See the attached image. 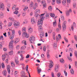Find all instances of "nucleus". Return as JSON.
<instances>
[{
    "instance_id": "1",
    "label": "nucleus",
    "mask_w": 77,
    "mask_h": 77,
    "mask_svg": "<svg viewBox=\"0 0 77 77\" xmlns=\"http://www.w3.org/2000/svg\"><path fill=\"white\" fill-rule=\"evenodd\" d=\"M42 21L41 20V22H40L38 23V30L40 34V41H42L44 42V41H42V39L44 37V31H42Z\"/></svg>"
},
{
    "instance_id": "2",
    "label": "nucleus",
    "mask_w": 77,
    "mask_h": 77,
    "mask_svg": "<svg viewBox=\"0 0 77 77\" xmlns=\"http://www.w3.org/2000/svg\"><path fill=\"white\" fill-rule=\"evenodd\" d=\"M40 13V10H37L35 11V17H40V18L41 19L40 20H38V23H39V22H41V21H42V20H44V17H43V16L45 15V13H44L43 14H42L40 15H39V14Z\"/></svg>"
},
{
    "instance_id": "3",
    "label": "nucleus",
    "mask_w": 77,
    "mask_h": 77,
    "mask_svg": "<svg viewBox=\"0 0 77 77\" xmlns=\"http://www.w3.org/2000/svg\"><path fill=\"white\" fill-rule=\"evenodd\" d=\"M66 21H64L63 25H62V31L63 32H65L66 29Z\"/></svg>"
},
{
    "instance_id": "4",
    "label": "nucleus",
    "mask_w": 77,
    "mask_h": 77,
    "mask_svg": "<svg viewBox=\"0 0 77 77\" xmlns=\"http://www.w3.org/2000/svg\"><path fill=\"white\" fill-rule=\"evenodd\" d=\"M0 9L1 11H3L5 9V5L2 2H0Z\"/></svg>"
},
{
    "instance_id": "5",
    "label": "nucleus",
    "mask_w": 77,
    "mask_h": 77,
    "mask_svg": "<svg viewBox=\"0 0 77 77\" xmlns=\"http://www.w3.org/2000/svg\"><path fill=\"white\" fill-rule=\"evenodd\" d=\"M35 41V38L32 36H31L29 38V41L31 44H33Z\"/></svg>"
},
{
    "instance_id": "6",
    "label": "nucleus",
    "mask_w": 77,
    "mask_h": 77,
    "mask_svg": "<svg viewBox=\"0 0 77 77\" xmlns=\"http://www.w3.org/2000/svg\"><path fill=\"white\" fill-rule=\"evenodd\" d=\"M23 36H24L26 38H27L29 37V35L26 32H23L22 34Z\"/></svg>"
},
{
    "instance_id": "7",
    "label": "nucleus",
    "mask_w": 77,
    "mask_h": 77,
    "mask_svg": "<svg viewBox=\"0 0 77 77\" xmlns=\"http://www.w3.org/2000/svg\"><path fill=\"white\" fill-rule=\"evenodd\" d=\"M13 43H14V41L11 40L10 42L9 43V48H13Z\"/></svg>"
},
{
    "instance_id": "8",
    "label": "nucleus",
    "mask_w": 77,
    "mask_h": 77,
    "mask_svg": "<svg viewBox=\"0 0 77 77\" xmlns=\"http://www.w3.org/2000/svg\"><path fill=\"white\" fill-rule=\"evenodd\" d=\"M14 26L15 28H17L20 26V23L18 22H14Z\"/></svg>"
},
{
    "instance_id": "9",
    "label": "nucleus",
    "mask_w": 77,
    "mask_h": 77,
    "mask_svg": "<svg viewBox=\"0 0 77 77\" xmlns=\"http://www.w3.org/2000/svg\"><path fill=\"white\" fill-rule=\"evenodd\" d=\"M21 76V77H24L26 75L25 72L23 71H22L20 72Z\"/></svg>"
},
{
    "instance_id": "10",
    "label": "nucleus",
    "mask_w": 77,
    "mask_h": 77,
    "mask_svg": "<svg viewBox=\"0 0 77 77\" xmlns=\"http://www.w3.org/2000/svg\"><path fill=\"white\" fill-rule=\"evenodd\" d=\"M76 26V24L75 22H73V25L71 26V29H72V31H74V26L75 27Z\"/></svg>"
},
{
    "instance_id": "11",
    "label": "nucleus",
    "mask_w": 77,
    "mask_h": 77,
    "mask_svg": "<svg viewBox=\"0 0 77 77\" xmlns=\"http://www.w3.org/2000/svg\"><path fill=\"white\" fill-rule=\"evenodd\" d=\"M59 67V66L58 64H57L55 66V71L56 72H58V70H57Z\"/></svg>"
},
{
    "instance_id": "12",
    "label": "nucleus",
    "mask_w": 77,
    "mask_h": 77,
    "mask_svg": "<svg viewBox=\"0 0 77 77\" xmlns=\"http://www.w3.org/2000/svg\"><path fill=\"white\" fill-rule=\"evenodd\" d=\"M10 68H11V66L9 65L7 66V69L8 73L10 74L11 72V70H10Z\"/></svg>"
},
{
    "instance_id": "13",
    "label": "nucleus",
    "mask_w": 77,
    "mask_h": 77,
    "mask_svg": "<svg viewBox=\"0 0 77 77\" xmlns=\"http://www.w3.org/2000/svg\"><path fill=\"white\" fill-rule=\"evenodd\" d=\"M70 72L72 75H74V69H71L70 70Z\"/></svg>"
},
{
    "instance_id": "14",
    "label": "nucleus",
    "mask_w": 77,
    "mask_h": 77,
    "mask_svg": "<svg viewBox=\"0 0 77 77\" xmlns=\"http://www.w3.org/2000/svg\"><path fill=\"white\" fill-rule=\"evenodd\" d=\"M63 5V6H65L66 5V0H63L62 2Z\"/></svg>"
},
{
    "instance_id": "15",
    "label": "nucleus",
    "mask_w": 77,
    "mask_h": 77,
    "mask_svg": "<svg viewBox=\"0 0 77 77\" xmlns=\"http://www.w3.org/2000/svg\"><path fill=\"white\" fill-rule=\"evenodd\" d=\"M37 69L38 70V74H40V72H41V69H39V67L38 66L37 67Z\"/></svg>"
},
{
    "instance_id": "16",
    "label": "nucleus",
    "mask_w": 77,
    "mask_h": 77,
    "mask_svg": "<svg viewBox=\"0 0 77 77\" xmlns=\"http://www.w3.org/2000/svg\"><path fill=\"white\" fill-rule=\"evenodd\" d=\"M60 61L61 63H65V61L64 60H63V58L60 59Z\"/></svg>"
},
{
    "instance_id": "17",
    "label": "nucleus",
    "mask_w": 77,
    "mask_h": 77,
    "mask_svg": "<svg viewBox=\"0 0 77 77\" xmlns=\"http://www.w3.org/2000/svg\"><path fill=\"white\" fill-rule=\"evenodd\" d=\"M41 4L42 5L43 4V7H45V6H46V5H45V2L42 1H41Z\"/></svg>"
},
{
    "instance_id": "18",
    "label": "nucleus",
    "mask_w": 77,
    "mask_h": 77,
    "mask_svg": "<svg viewBox=\"0 0 77 77\" xmlns=\"http://www.w3.org/2000/svg\"><path fill=\"white\" fill-rule=\"evenodd\" d=\"M50 15L51 17H53V18H56V17H54V16H55V15L53 13H50Z\"/></svg>"
},
{
    "instance_id": "19",
    "label": "nucleus",
    "mask_w": 77,
    "mask_h": 77,
    "mask_svg": "<svg viewBox=\"0 0 77 77\" xmlns=\"http://www.w3.org/2000/svg\"><path fill=\"white\" fill-rule=\"evenodd\" d=\"M56 0V3L58 5H60L61 3V0Z\"/></svg>"
},
{
    "instance_id": "20",
    "label": "nucleus",
    "mask_w": 77,
    "mask_h": 77,
    "mask_svg": "<svg viewBox=\"0 0 77 77\" xmlns=\"http://www.w3.org/2000/svg\"><path fill=\"white\" fill-rule=\"evenodd\" d=\"M31 23L32 24H35V23H36V21H35V20H34L33 19H31Z\"/></svg>"
},
{
    "instance_id": "21",
    "label": "nucleus",
    "mask_w": 77,
    "mask_h": 77,
    "mask_svg": "<svg viewBox=\"0 0 77 77\" xmlns=\"http://www.w3.org/2000/svg\"><path fill=\"white\" fill-rule=\"evenodd\" d=\"M33 32V29L32 28H30L28 30V32L29 33H31Z\"/></svg>"
},
{
    "instance_id": "22",
    "label": "nucleus",
    "mask_w": 77,
    "mask_h": 77,
    "mask_svg": "<svg viewBox=\"0 0 77 77\" xmlns=\"http://www.w3.org/2000/svg\"><path fill=\"white\" fill-rule=\"evenodd\" d=\"M27 9H28V6L27 5L25 6L24 8L23 9L24 11H26Z\"/></svg>"
},
{
    "instance_id": "23",
    "label": "nucleus",
    "mask_w": 77,
    "mask_h": 77,
    "mask_svg": "<svg viewBox=\"0 0 77 77\" xmlns=\"http://www.w3.org/2000/svg\"><path fill=\"white\" fill-rule=\"evenodd\" d=\"M57 25V23H56V21H54L53 23V26L54 27H55Z\"/></svg>"
},
{
    "instance_id": "24",
    "label": "nucleus",
    "mask_w": 77,
    "mask_h": 77,
    "mask_svg": "<svg viewBox=\"0 0 77 77\" xmlns=\"http://www.w3.org/2000/svg\"><path fill=\"white\" fill-rule=\"evenodd\" d=\"M66 16H67V17H68V16L69 15V11H68V10H67L66 11Z\"/></svg>"
},
{
    "instance_id": "25",
    "label": "nucleus",
    "mask_w": 77,
    "mask_h": 77,
    "mask_svg": "<svg viewBox=\"0 0 77 77\" xmlns=\"http://www.w3.org/2000/svg\"><path fill=\"white\" fill-rule=\"evenodd\" d=\"M2 60H5V59H6V55H3L2 56Z\"/></svg>"
},
{
    "instance_id": "26",
    "label": "nucleus",
    "mask_w": 77,
    "mask_h": 77,
    "mask_svg": "<svg viewBox=\"0 0 77 77\" xmlns=\"http://www.w3.org/2000/svg\"><path fill=\"white\" fill-rule=\"evenodd\" d=\"M2 74L4 76H6V71H4L3 72Z\"/></svg>"
},
{
    "instance_id": "27",
    "label": "nucleus",
    "mask_w": 77,
    "mask_h": 77,
    "mask_svg": "<svg viewBox=\"0 0 77 77\" xmlns=\"http://www.w3.org/2000/svg\"><path fill=\"white\" fill-rule=\"evenodd\" d=\"M11 65L12 67H15V63H14L13 62H12L11 63Z\"/></svg>"
},
{
    "instance_id": "28",
    "label": "nucleus",
    "mask_w": 77,
    "mask_h": 77,
    "mask_svg": "<svg viewBox=\"0 0 77 77\" xmlns=\"http://www.w3.org/2000/svg\"><path fill=\"white\" fill-rule=\"evenodd\" d=\"M19 42V39H18L16 38L15 40V41L14 42V43H17V42Z\"/></svg>"
},
{
    "instance_id": "29",
    "label": "nucleus",
    "mask_w": 77,
    "mask_h": 77,
    "mask_svg": "<svg viewBox=\"0 0 77 77\" xmlns=\"http://www.w3.org/2000/svg\"><path fill=\"white\" fill-rule=\"evenodd\" d=\"M61 19L62 20H63V21L64 20H65V18H64V16H63V15H61Z\"/></svg>"
},
{
    "instance_id": "30",
    "label": "nucleus",
    "mask_w": 77,
    "mask_h": 77,
    "mask_svg": "<svg viewBox=\"0 0 77 77\" xmlns=\"http://www.w3.org/2000/svg\"><path fill=\"white\" fill-rule=\"evenodd\" d=\"M22 44H24L25 45H27V44H26V41L25 40L22 41Z\"/></svg>"
},
{
    "instance_id": "31",
    "label": "nucleus",
    "mask_w": 77,
    "mask_h": 77,
    "mask_svg": "<svg viewBox=\"0 0 77 77\" xmlns=\"http://www.w3.org/2000/svg\"><path fill=\"white\" fill-rule=\"evenodd\" d=\"M47 58H50V54H49V53L48 52L47 53Z\"/></svg>"
},
{
    "instance_id": "32",
    "label": "nucleus",
    "mask_w": 77,
    "mask_h": 77,
    "mask_svg": "<svg viewBox=\"0 0 77 77\" xmlns=\"http://www.w3.org/2000/svg\"><path fill=\"white\" fill-rule=\"evenodd\" d=\"M12 31V35L13 36H14L15 35V31L14 30H11Z\"/></svg>"
},
{
    "instance_id": "33",
    "label": "nucleus",
    "mask_w": 77,
    "mask_h": 77,
    "mask_svg": "<svg viewBox=\"0 0 77 77\" xmlns=\"http://www.w3.org/2000/svg\"><path fill=\"white\" fill-rule=\"evenodd\" d=\"M15 63L16 65L19 64V61L18 60H15Z\"/></svg>"
},
{
    "instance_id": "34",
    "label": "nucleus",
    "mask_w": 77,
    "mask_h": 77,
    "mask_svg": "<svg viewBox=\"0 0 77 77\" xmlns=\"http://www.w3.org/2000/svg\"><path fill=\"white\" fill-rule=\"evenodd\" d=\"M2 68L4 69L5 68V64H4V63H2Z\"/></svg>"
},
{
    "instance_id": "35",
    "label": "nucleus",
    "mask_w": 77,
    "mask_h": 77,
    "mask_svg": "<svg viewBox=\"0 0 77 77\" xmlns=\"http://www.w3.org/2000/svg\"><path fill=\"white\" fill-rule=\"evenodd\" d=\"M13 53V51H11L9 52V55H12Z\"/></svg>"
},
{
    "instance_id": "36",
    "label": "nucleus",
    "mask_w": 77,
    "mask_h": 77,
    "mask_svg": "<svg viewBox=\"0 0 77 77\" xmlns=\"http://www.w3.org/2000/svg\"><path fill=\"white\" fill-rule=\"evenodd\" d=\"M53 64H49V68H52V67H53Z\"/></svg>"
},
{
    "instance_id": "37",
    "label": "nucleus",
    "mask_w": 77,
    "mask_h": 77,
    "mask_svg": "<svg viewBox=\"0 0 77 77\" xmlns=\"http://www.w3.org/2000/svg\"><path fill=\"white\" fill-rule=\"evenodd\" d=\"M60 75L61 74L60 72H59L57 74V76L58 77H60Z\"/></svg>"
},
{
    "instance_id": "38",
    "label": "nucleus",
    "mask_w": 77,
    "mask_h": 77,
    "mask_svg": "<svg viewBox=\"0 0 77 77\" xmlns=\"http://www.w3.org/2000/svg\"><path fill=\"white\" fill-rule=\"evenodd\" d=\"M36 7H38V5H37V4L36 3L35 5V7L33 8V9L35 10L36 9Z\"/></svg>"
},
{
    "instance_id": "39",
    "label": "nucleus",
    "mask_w": 77,
    "mask_h": 77,
    "mask_svg": "<svg viewBox=\"0 0 77 77\" xmlns=\"http://www.w3.org/2000/svg\"><path fill=\"white\" fill-rule=\"evenodd\" d=\"M33 2H31L29 5L30 7H33Z\"/></svg>"
},
{
    "instance_id": "40",
    "label": "nucleus",
    "mask_w": 77,
    "mask_h": 77,
    "mask_svg": "<svg viewBox=\"0 0 77 77\" xmlns=\"http://www.w3.org/2000/svg\"><path fill=\"white\" fill-rule=\"evenodd\" d=\"M64 39L65 40V41H66V42H68V39H67V38H66V37H65L64 38Z\"/></svg>"
},
{
    "instance_id": "41",
    "label": "nucleus",
    "mask_w": 77,
    "mask_h": 77,
    "mask_svg": "<svg viewBox=\"0 0 77 77\" xmlns=\"http://www.w3.org/2000/svg\"><path fill=\"white\" fill-rule=\"evenodd\" d=\"M16 5H14V6L12 7V10H14L15 9V8H16Z\"/></svg>"
},
{
    "instance_id": "42",
    "label": "nucleus",
    "mask_w": 77,
    "mask_h": 77,
    "mask_svg": "<svg viewBox=\"0 0 77 77\" xmlns=\"http://www.w3.org/2000/svg\"><path fill=\"white\" fill-rule=\"evenodd\" d=\"M4 16V15L2 13V12H1L0 13V17H3Z\"/></svg>"
},
{
    "instance_id": "43",
    "label": "nucleus",
    "mask_w": 77,
    "mask_h": 77,
    "mask_svg": "<svg viewBox=\"0 0 77 77\" xmlns=\"http://www.w3.org/2000/svg\"><path fill=\"white\" fill-rule=\"evenodd\" d=\"M23 51H18V54H20V53H23Z\"/></svg>"
},
{
    "instance_id": "44",
    "label": "nucleus",
    "mask_w": 77,
    "mask_h": 77,
    "mask_svg": "<svg viewBox=\"0 0 77 77\" xmlns=\"http://www.w3.org/2000/svg\"><path fill=\"white\" fill-rule=\"evenodd\" d=\"M46 51V46H44L43 47V51Z\"/></svg>"
},
{
    "instance_id": "45",
    "label": "nucleus",
    "mask_w": 77,
    "mask_h": 77,
    "mask_svg": "<svg viewBox=\"0 0 77 77\" xmlns=\"http://www.w3.org/2000/svg\"><path fill=\"white\" fill-rule=\"evenodd\" d=\"M26 46H24L22 47V49H23V50H24V49H26Z\"/></svg>"
},
{
    "instance_id": "46",
    "label": "nucleus",
    "mask_w": 77,
    "mask_h": 77,
    "mask_svg": "<svg viewBox=\"0 0 77 77\" xmlns=\"http://www.w3.org/2000/svg\"><path fill=\"white\" fill-rule=\"evenodd\" d=\"M18 72L17 71H15L14 73V75H17L18 74Z\"/></svg>"
},
{
    "instance_id": "47",
    "label": "nucleus",
    "mask_w": 77,
    "mask_h": 77,
    "mask_svg": "<svg viewBox=\"0 0 77 77\" xmlns=\"http://www.w3.org/2000/svg\"><path fill=\"white\" fill-rule=\"evenodd\" d=\"M58 27H59V29L60 30H61L62 28L61 27V26L60 25V24H58Z\"/></svg>"
},
{
    "instance_id": "48",
    "label": "nucleus",
    "mask_w": 77,
    "mask_h": 77,
    "mask_svg": "<svg viewBox=\"0 0 77 77\" xmlns=\"http://www.w3.org/2000/svg\"><path fill=\"white\" fill-rule=\"evenodd\" d=\"M68 59L70 62H71V61H72V60H71V58L70 57H68Z\"/></svg>"
},
{
    "instance_id": "49",
    "label": "nucleus",
    "mask_w": 77,
    "mask_h": 77,
    "mask_svg": "<svg viewBox=\"0 0 77 77\" xmlns=\"http://www.w3.org/2000/svg\"><path fill=\"white\" fill-rule=\"evenodd\" d=\"M50 62L49 64H51V65H53V62L52 60H50Z\"/></svg>"
},
{
    "instance_id": "50",
    "label": "nucleus",
    "mask_w": 77,
    "mask_h": 77,
    "mask_svg": "<svg viewBox=\"0 0 77 77\" xmlns=\"http://www.w3.org/2000/svg\"><path fill=\"white\" fill-rule=\"evenodd\" d=\"M22 31L23 32L26 31V28H22Z\"/></svg>"
},
{
    "instance_id": "51",
    "label": "nucleus",
    "mask_w": 77,
    "mask_h": 77,
    "mask_svg": "<svg viewBox=\"0 0 77 77\" xmlns=\"http://www.w3.org/2000/svg\"><path fill=\"white\" fill-rule=\"evenodd\" d=\"M52 1L53 2V3H52V4L53 5H54L55 4V2H56V0H52Z\"/></svg>"
},
{
    "instance_id": "52",
    "label": "nucleus",
    "mask_w": 77,
    "mask_h": 77,
    "mask_svg": "<svg viewBox=\"0 0 77 77\" xmlns=\"http://www.w3.org/2000/svg\"><path fill=\"white\" fill-rule=\"evenodd\" d=\"M58 37L59 38V39H62V38H61V35H60V34H59L58 35Z\"/></svg>"
},
{
    "instance_id": "53",
    "label": "nucleus",
    "mask_w": 77,
    "mask_h": 77,
    "mask_svg": "<svg viewBox=\"0 0 77 77\" xmlns=\"http://www.w3.org/2000/svg\"><path fill=\"white\" fill-rule=\"evenodd\" d=\"M56 31L57 32H59L60 31V29H59L58 28H57L56 30Z\"/></svg>"
},
{
    "instance_id": "54",
    "label": "nucleus",
    "mask_w": 77,
    "mask_h": 77,
    "mask_svg": "<svg viewBox=\"0 0 77 77\" xmlns=\"http://www.w3.org/2000/svg\"><path fill=\"white\" fill-rule=\"evenodd\" d=\"M52 6H50L48 8V9L49 10H51V9H52Z\"/></svg>"
},
{
    "instance_id": "55",
    "label": "nucleus",
    "mask_w": 77,
    "mask_h": 77,
    "mask_svg": "<svg viewBox=\"0 0 77 77\" xmlns=\"http://www.w3.org/2000/svg\"><path fill=\"white\" fill-rule=\"evenodd\" d=\"M75 67L77 68V61H75Z\"/></svg>"
},
{
    "instance_id": "56",
    "label": "nucleus",
    "mask_w": 77,
    "mask_h": 77,
    "mask_svg": "<svg viewBox=\"0 0 77 77\" xmlns=\"http://www.w3.org/2000/svg\"><path fill=\"white\" fill-rule=\"evenodd\" d=\"M60 38H58V37L57 36H56V40L57 41H59Z\"/></svg>"
},
{
    "instance_id": "57",
    "label": "nucleus",
    "mask_w": 77,
    "mask_h": 77,
    "mask_svg": "<svg viewBox=\"0 0 77 77\" xmlns=\"http://www.w3.org/2000/svg\"><path fill=\"white\" fill-rule=\"evenodd\" d=\"M29 56H30L29 54H27L26 56V59H28V58L29 57Z\"/></svg>"
},
{
    "instance_id": "58",
    "label": "nucleus",
    "mask_w": 77,
    "mask_h": 77,
    "mask_svg": "<svg viewBox=\"0 0 77 77\" xmlns=\"http://www.w3.org/2000/svg\"><path fill=\"white\" fill-rule=\"evenodd\" d=\"M64 73L65 74L66 76H67V73L66 72V71H65V70H64Z\"/></svg>"
},
{
    "instance_id": "59",
    "label": "nucleus",
    "mask_w": 77,
    "mask_h": 77,
    "mask_svg": "<svg viewBox=\"0 0 77 77\" xmlns=\"http://www.w3.org/2000/svg\"><path fill=\"white\" fill-rule=\"evenodd\" d=\"M73 6L74 8H75L76 6V4H75V3H74L73 4Z\"/></svg>"
},
{
    "instance_id": "60",
    "label": "nucleus",
    "mask_w": 77,
    "mask_h": 77,
    "mask_svg": "<svg viewBox=\"0 0 77 77\" xmlns=\"http://www.w3.org/2000/svg\"><path fill=\"white\" fill-rule=\"evenodd\" d=\"M12 23H9V24L8 25L9 27H10V26H12Z\"/></svg>"
},
{
    "instance_id": "61",
    "label": "nucleus",
    "mask_w": 77,
    "mask_h": 77,
    "mask_svg": "<svg viewBox=\"0 0 77 77\" xmlns=\"http://www.w3.org/2000/svg\"><path fill=\"white\" fill-rule=\"evenodd\" d=\"M3 35H1L0 37V39L1 40H3Z\"/></svg>"
},
{
    "instance_id": "62",
    "label": "nucleus",
    "mask_w": 77,
    "mask_h": 77,
    "mask_svg": "<svg viewBox=\"0 0 77 77\" xmlns=\"http://www.w3.org/2000/svg\"><path fill=\"white\" fill-rule=\"evenodd\" d=\"M9 18L10 20H11V21H14V18L11 17L10 18Z\"/></svg>"
},
{
    "instance_id": "63",
    "label": "nucleus",
    "mask_w": 77,
    "mask_h": 77,
    "mask_svg": "<svg viewBox=\"0 0 77 77\" xmlns=\"http://www.w3.org/2000/svg\"><path fill=\"white\" fill-rule=\"evenodd\" d=\"M75 56H77V52L76 51H75L74 53Z\"/></svg>"
},
{
    "instance_id": "64",
    "label": "nucleus",
    "mask_w": 77,
    "mask_h": 77,
    "mask_svg": "<svg viewBox=\"0 0 77 77\" xmlns=\"http://www.w3.org/2000/svg\"><path fill=\"white\" fill-rule=\"evenodd\" d=\"M74 38L75 40H77V36L76 35H74Z\"/></svg>"
}]
</instances>
